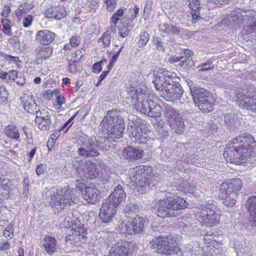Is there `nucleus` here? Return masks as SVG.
Wrapping results in <instances>:
<instances>
[{
  "label": "nucleus",
  "mask_w": 256,
  "mask_h": 256,
  "mask_svg": "<svg viewBox=\"0 0 256 256\" xmlns=\"http://www.w3.org/2000/svg\"><path fill=\"white\" fill-rule=\"evenodd\" d=\"M164 115L169 122V126L175 133L180 134L184 130V122L180 114L172 106L166 105L164 107Z\"/></svg>",
  "instance_id": "12"
},
{
  "label": "nucleus",
  "mask_w": 256,
  "mask_h": 256,
  "mask_svg": "<svg viewBox=\"0 0 256 256\" xmlns=\"http://www.w3.org/2000/svg\"><path fill=\"white\" fill-rule=\"evenodd\" d=\"M234 121V117L232 114H228L224 116V122L229 127L233 126Z\"/></svg>",
  "instance_id": "52"
},
{
  "label": "nucleus",
  "mask_w": 256,
  "mask_h": 256,
  "mask_svg": "<svg viewBox=\"0 0 256 256\" xmlns=\"http://www.w3.org/2000/svg\"><path fill=\"white\" fill-rule=\"evenodd\" d=\"M228 185L226 182H223L221 184L220 188L219 197L220 198H226V197H232L236 198V194L233 192L232 189H229Z\"/></svg>",
  "instance_id": "31"
},
{
  "label": "nucleus",
  "mask_w": 256,
  "mask_h": 256,
  "mask_svg": "<svg viewBox=\"0 0 256 256\" xmlns=\"http://www.w3.org/2000/svg\"><path fill=\"white\" fill-rule=\"evenodd\" d=\"M205 224L208 227L216 225L219 221V215L216 212V206L213 200L204 201L197 206Z\"/></svg>",
  "instance_id": "11"
},
{
  "label": "nucleus",
  "mask_w": 256,
  "mask_h": 256,
  "mask_svg": "<svg viewBox=\"0 0 256 256\" xmlns=\"http://www.w3.org/2000/svg\"><path fill=\"white\" fill-rule=\"evenodd\" d=\"M224 200L223 203L224 204L228 206H234L236 202V198H232V197H226V198H222Z\"/></svg>",
  "instance_id": "55"
},
{
  "label": "nucleus",
  "mask_w": 256,
  "mask_h": 256,
  "mask_svg": "<svg viewBox=\"0 0 256 256\" xmlns=\"http://www.w3.org/2000/svg\"><path fill=\"white\" fill-rule=\"evenodd\" d=\"M154 75L153 82L162 97L170 102L180 100L184 90L174 72L162 69L154 73Z\"/></svg>",
  "instance_id": "2"
},
{
  "label": "nucleus",
  "mask_w": 256,
  "mask_h": 256,
  "mask_svg": "<svg viewBox=\"0 0 256 256\" xmlns=\"http://www.w3.org/2000/svg\"><path fill=\"white\" fill-rule=\"evenodd\" d=\"M34 114H36L35 118V122L39 127L40 126L44 116H42V112H40V110H38V111L36 112Z\"/></svg>",
  "instance_id": "57"
},
{
  "label": "nucleus",
  "mask_w": 256,
  "mask_h": 256,
  "mask_svg": "<svg viewBox=\"0 0 256 256\" xmlns=\"http://www.w3.org/2000/svg\"><path fill=\"white\" fill-rule=\"evenodd\" d=\"M178 190L184 192H189L190 184L187 181H184L182 179H180L178 181V185L176 186Z\"/></svg>",
  "instance_id": "40"
},
{
  "label": "nucleus",
  "mask_w": 256,
  "mask_h": 256,
  "mask_svg": "<svg viewBox=\"0 0 256 256\" xmlns=\"http://www.w3.org/2000/svg\"><path fill=\"white\" fill-rule=\"evenodd\" d=\"M200 9L192 10L191 12L192 16V18L193 23L196 22L200 18Z\"/></svg>",
  "instance_id": "59"
},
{
  "label": "nucleus",
  "mask_w": 256,
  "mask_h": 256,
  "mask_svg": "<svg viewBox=\"0 0 256 256\" xmlns=\"http://www.w3.org/2000/svg\"><path fill=\"white\" fill-rule=\"evenodd\" d=\"M226 182L230 188L229 189H232L236 194L242 186V182L240 178L232 179Z\"/></svg>",
  "instance_id": "35"
},
{
  "label": "nucleus",
  "mask_w": 256,
  "mask_h": 256,
  "mask_svg": "<svg viewBox=\"0 0 256 256\" xmlns=\"http://www.w3.org/2000/svg\"><path fill=\"white\" fill-rule=\"evenodd\" d=\"M102 70L101 63L96 62L92 66V72L94 73H100Z\"/></svg>",
  "instance_id": "63"
},
{
  "label": "nucleus",
  "mask_w": 256,
  "mask_h": 256,
  "mask_svg": "<svg viewBox=\"0 0 256 256\" xmlns=\"http://www.w3.org/2000/svg\"><path fill=\"white\" fill-rule=\"evenodd\" d=\"M81 38L78 36H73L70 38V44L72 47H77L80 43Z\"/></svg>",
  "instance_id": "54"
},
{
  "label": "nucleus",
  "mask_w": 256,
  "mask_h": 256,
  "mask_svg": "<svg viewBox=\"0 0 256 256\" xmlns=\"http://www.w3.org/2000/svg\"><path fill=\"white\" fill-rule=\"evenodd\" d=\"M56 34L47 30H40L37 32L36 40L41 44L48 45L55 39Z\"/></svg>",
  "instance_id": "27"
},
{
  "label": "nucleus",
  "mask_w": 256,
  "mask_h": 256,
  "mask_svg": "<svg viewBox=\"0 0 256 256\" xmlns=\"http://www.w3.org/2000/svg\"><path fill=\"white\" fill-rule=\"evenodd\" d=\"M4 132L6 136L11 138L18 140L20 138V134L18 129L14 126H8L4 128Z\"/></svg>",
  "instance_id": "33"
},
{
  "label": "nucleus",
  "mask_w": 256,
  "mask_h": 256,
  "mask_svg": "<svg viewBox=\"0 0 256 256\" xmlns=\"http://www.w3.org/2000/svg\"><path fill=\"white\" fill-rule=\"evenodd\" d=\"M87 234L88 231L86 228H84V225L80 222H76L72 225L68 236H66V240L68 241L72 240H78L85 242L87 238Z\"/></svg>",
  "instance_id": "16"
},
{
  "label": "nucleus",
  "mask_w": 256,
  "mask_h": 256,
  "mask_svg": "<svg viewBox=\"0 0 256 256\" xmlns=\"http://www.w3.org/2000/svg\"><path fill=\"white\" fill-rule=\"evenodd\" d=\"M74 199L69 190L56 192L50 190L46 194V201L54 211L60 212L68 205L74 204Z\"/></svg>",
  "instance_id": "8"
},
{
  "label": "nucleus",
  "mask_w": 256,
  "mask_h": 256,
  "mask_svg": "<svg viewBox=\"0 0 256 256\" xmlns=\"http://www.w3.org/2000/svg\"><path fill=\"white\" fill-rule=\"evenodd\" d=\"M138 208V206L134 204H129L126 206L124 210L127 212H134Z\"/></svg>",
  "instance_id": "62"
},
{
  "label": "nucleus",
  "mask_w": 256,
  "mask_h": 256,
  "mask_svg": "<svg viewBox=\"0 0 256 256\" xmlns=\"http://www.w3.org/2000/svg\"><path fill=\"white\" fill-rule=\"evenodd\" d=\"M112 32H114L115 29L112 28V27L108 28L106 31L103 34L100 38L98 40V42H100L102 40L104 46H109L110 43V34Z\"/></svg>",
  "instance_id": "36"
},
{
  "label": "nucleus",
  "mask_w": 256,
  "mask_h": 256,
  "mask_svg": "<svg viewBox=\"0 0 256 256\" xmlns=\"http://www.w3.org/2000/svg\"><path fill=\"white\" fill-rule=\"evenodd\" d=\"M152 2L150 1H148L146 3L145 6L144 10V15L143 18L146 20L150 16V14L151 11Z\"/></svg>",
  "instance_id": "49"
},
{
  "label": "nucleus",
  "mask_w": 256,
  "mask_h": 256,
  "mask_svg": "<svg viewBox=\"0 0 256 256\" xmlns=\"http://www.w3.org/2000/svg\"><path fill=\"white\" fill-rule=\"evenodd\" d=\"M20 100L24 109L28 113L34 114L40 110L30 92L22 94Z\"/></svg>",
  "instance_id": "17"
},
{
  "label": "nucleus",
  "mask_w": 256,
  "mask_h": 256,
  "mask_svg": "<svg viewBox=\"0 0 256 256\" xmlns=\"http://www.w3.org/2000/svg\"><path fill=\"white\" fill-rule=\"evenodd\" d=\"M42 246L46 253L50 256L56 252L59 248L57 240L54 238L48 236H46L43 238Z\"/></svg>",
  "instance_id": "26"
},
{
  "label": "nucleus",
  "mask_w": 256,
  "mask_h": 256,
  "mask_svg": "<svg viewBox=\"0 0 256 256\" xmlns=\"http://www.w3.org/2000/svg\"><path fill=\"white\" fill-rule=\"evenodd\" d=\"M3 235L7 240L11 239L14 237V230L12 225H8L6 228L3 231Z\"/></svg>",
  "instance_id": "43"
},
{
  "label": "nucleus",
  "mask_w": 256,
  "mask_h": 256,
  "mask_svg": "<svg viewBox=\"0 0 256 256\" xmlns=\"http://www.w3.org/2000/svg\"><path fill=\"white\" fill-rule=\"evenodd\" d=\"M245 205L250 224L256 227V196L249 198Z\"/></svg>",
  "instance_id": "25"
},
{
  "label": "nucleus",
  "mask_w": 256,
  "mask_h": 256,
  "mask_svg": "<svg viewBox=\"0 0 256 256\" xmlns=\"http://www.w3.org/2000/svg\"><path fill=\"white\" fill-rule=\"evenodd\" d=\"M129 25L128 24H123L122 26H120V28L118 29L119 34L121 37L124 38L130 32Z\"/></svg>",
  "instance_id": "48"
},
{
  "label": "nucleus",
  "mask_w": 256,
  "mask_h": 256,
  "mask_svg": "<svg viewBox=\"0 0 256 256\" xmlns=\"http://www.w3.org/2000/svg\"><path fill=\"white\" fill-rule=\"evenodd\" d=\"M58 92H59L58 89H54L53 90H48L44 92V96L48 100H50L54 96L58 95Z\"/></svg>",
  "instance_id": "53"
},
{
  "label": "nucleus",
  "mask_w": 256,
  "mask_h": 256,
  "mask_svg": "<svg viewBox=\"0 0 256 256\" xmlns=\"http://www.w3.org/2000/svg\"><path fill=\"white\" fill-rule=\"evenodd\" d=\"M210 63L209 62L202 63L199 66V67L200 68V71L204 72V71H207V70H209L213 69L214 68V66L207 67V66H210Z\"/></svg>",
  "instance_id": "60"
},
{
  "label": "nucleus",
  "mask_w": 256,
  "mask_h": 256,
  "mask_svg": "<svg viewBox=\"0 0 256 256\" xmlns=\"http://www.w3.org/2000/svg\"><path fill=\"white\" fill-rule=\"evenodd\" d=\"M33 20L32 17L31 15H28L26 16L23 20V26L24 28H28L30 26Z\"/></svg>",
  "instance_id": "58"
},
{
  "label": "nucleus",
  "mask_w": 256,
  "mask_h": 256,
  "mask_svg": "<svg viewBox=\"0 0 256 256\" xmlns=\"http://www.w3.org/2000/svg\"><path fill=\"white\" fill-rule=\"evenodd\" d=\"M144 153V150L130 146L123 150L122 156L124 158L128 161L133 162L140 159Z\"/></svg>",
  "instance_id": "24"
},
{
  "label": "nucleus",
  "mask_w": 256,
  "mask_h": 256,
  "mask_svg": "<svg viewBox=\"0 0 256 256\" xmlns=\"http://www.w3.org/2000/svg\"><path fill=\"white\" fill-rule=\"evenodd\" d=\"M98 7V2L96 0H90L89 1L88 6L87 8V12H95Z\"/></svg>",
  "instance_id": "47"
},
{
  "label": "nucleus",
  "mask_w": 256,
  "mask_h": 256,
  "mask_svg": "<svg viewBox=\"0 0 256 256\" xmlns=\"http://www.w3.org/2000/svg\"><path fill=\"white\" fill-rule=\"evenodd\" d=\"M187 204L184 198L178 196L160 200L158 203L157 216L162 218L176 216L179 210L186 208Z\"/></svg>",
  "instance_id": "6"
},
{
  "label": "nucleus",
  "mask_w": 256,
  "mask_h": 256,
  "mask_svg": "<svg viewBox=\"0 0 256 256\" xmlns=\"http://www.w3.org/2000/svg\"><path fill=\"white\" fill-rule=\"evenodd\" d=\"M36 56L38 59L44 60L48 58L52 54V48L50 46H38L36 50Z\"/></svg>",
  "instance_id": "30"
},
{
  "label": "nucleus",
  "mask_w": 256,
  "mask_h": 256,
  "mask_svg": "<svg viewBox=\"0 0 256 256\" xmlns=\"http://www.w3.org/2000/svg\"><path fill=\"white\" fill-rule=\"evenodd\" d=\"M150 106L147 114L149 117L158 118L161 115L162 108L160 105L152 100H150Z\"/></svg>",
  "instance_id": "32"
},
{
  "label": "nucleus",
  "mask_w": 256,
  "mask_h": 256,
  "mask_svg": "<svg viewBox=\"0 0 256 256\" xmlns=\"http://www.w3.org/2000/svg\"><path fill=\"white\" fill-rule=\"evenodd\" d=\"M52 122L50 120V117L48 115L44 116L42 123L39 128L41 130H46L48 128L49 126L51 125Z\"/></svg>",
  "instance_id": "45"
},
{
  "label": "nucleus",
  "mask_w": 256,
  "mask_h": 256,
  "mask_svg": "<svg viewBox=\"0 0 256 256\" xmlns=\"http://www.w3.org/2000/svg\"><path fill=\"white\" fill-rule=\"evenodd\" d=\"M190 220V219L186 216L178 218V227L182 228L184 231L188 230L191 226Z\"/></svg>",
  "instance_id": "37"
},
{
  "label": "nucleus",
  "mask_w": 256,
  "mask_h": 256,
  "mask_svg": "<svg viewBox=\"0 0 256 256\" xmlns=\"http://www.w3.org/2000/svg\"><path fill=\"white\" fill-rule=\"evenodd\" d=\"M116 208L106 200L104 202L99 214L102 223L106 224L112 220L116 213Z\"/></svg>",
  "instance_id": "18"
},
{
  "label": "nucleus",
  "mask_w": 256,
  "mask_h": 256,
  "mask_svg": "<svg viewBox=\"0 0 256 256\" xmlns=\"http://www.w3.org/2000/svg\"><path fill=\"white\" fill-rule=\"evenodd\" d=\"M164 122L158 124L156 130V134L158 138L160 140H163L164 138H166L168 136V132L164 128Z\"/></svg>",
  "instance_id": "34"
},
{
  "label": "nucleus",
  "mask_w": 256,
  "mask_h": 256,
  "mask_svg": "<svg viewBox=\"0 0 256 256\" xmlns=\"http://www.w3.org/2000/svg\"><path fill=\"white\" fill-rule=\"evenodd\" d=\"M236 96L240 108L256 113V90L239 91Z\"/></svg>",
  "instance_id": "13"
},
{
  "label": "nucleus",
  "mask_w": 256,
  "mask_h": 256,
  "mask_svg": "<svg viewBox=\"0 0 256 256\" xmlns=\"http://www.w3.org/2000/svg\"><path fill=\"white\" fill-rule=\"evenodd\" d=\"M10 246L11 244L8 240H4L0 244V251H6L10 248Z\"/></svg>",
  "instance_id": "56"
},
{
  "label": "nucleus",
  "mask_w": 256,
  "mask_h": 256,
  "mask_svg": "<svg viewBox=\"0 0 256 256\" xmlns=\"http://www.w3.org/2000/svg\"><path fill=\"white\" fill-rule=\"evenodd\" d=\"M8 78L9 80H16V78H18V72L16 70H11L10 72L8 73Z\"/></svg>",
  "instance_id": "64"
},
{
  "label": "nucleus",
  "mask_w": 256,
  "mask_h": 256,
  "mask_svg": "<svg viewBox=\"0 0 256 256\" xmlns=\"http://www.w3.org/2000/svg\"><path fill=\"white\" fill-rule=\"evenodd\" d=\"M150 244L151 248L158 254L164 256L176 255L179 250V248L174 245V240L168 236H159L151 242Z\"/></svg>",
  "instance_id": "10"
},
{
  "label": "nucleus",
  "mask_w": 256,
  "mask_h": 256,
  "mask_svg": "<svg viewBox=\"0 0 256 256\" xmlns=\"http://www.w3.org/2000/svg\"><path fill=\"white\" fill-rule=\"evenodd\" d=\"M46 14L48 18L59 20L66 16V10L62 6L50 7L46 12Z\"/></svg>",
  "instance_id": "28"
},
{
  "label": "nucleus",
  "mask_w": 256,
  "mask_h": 256,
  "mask_svg": "<svg viewBox=\"0 0 256 256\" xmlns=\"http://www.w3.org/2000/svg\"><path fill=\"white\" fill-rule=\"evenodd\" d=\"M56 98V102L58 106H61L62 104L66 102V99L64 96L59 94V92H58V95L55 96Z\"/></svg>",
  "instance_id": "61"
},
{
  "label": "nucleus",
  "mask_w": 256,
  "mask_h": 256,
  "mask_svg": "<svg viewBox=\"0 0 256 256\" xmlns=\"http://www.w3.org/2000/svg\"><path fill=\"white\" fill-rule=\"evenodd\" d=\"M126 197V194L121 185L118 184L114 191L104 200L118 207Z\"/></svg>",
  "instance_id": "20"
},
{
  "label": "nucleus",
  "mask_w": 256,
  "mask_h": 256,
  "mask_svg": "<svg viewBox=\"0 0 256 256\" xmlns=\"http://www.w3.org/2000/svg\"><path fill=\"white\" fill-rule=\"evenodd\" d=\"M202 0H186V4L188 5L191 10L200 9Z\"/></svg>",
  "instance_id": "42"
},
{
  "label": "nucleus",
  "mask_w": 256,
  "mask_h": 256,
  "mask_svg": "<svg viewBox=\"0 0 256 256\" xmlns=\"http://www.w3.org/2000/svg\"><path fill=\"white\" fill-rule=\"evenodd\" d=\"M115 140H109V136H105L102 140L101 142L98 141V144H96L90 138L84 134L79 140L78 144L80 146L78 149V154L86 158H95L100 156L98 148H102V150H108L111 147L110 143Z\"/></svg>",
  "instance_id": "4"
},
{
  "label": "nucleus",
  "mask_w": 256,
  "mask_h": 256,
  "mask_svg": "<svg viewBox=\"0 0 256 256\" xmlns=\"http://www.w3.org/2000/svg\"><path fill=\"white\" fill-rule=\"evenodd\" d=\"M127 132L132 141L138 144L146 143L147 140V132L148 128L146 122L137 116L129 114L128 116Z\"/></svg>",
  "instance_id": "7"
},
{
  "label": "nucleus",
  "mask_w": 256,
  "mask_h": 256,
  "mask_svg": "<svg viewBox=\"0 0 256 256\" xmlns=\"http://www.w3.org/2000/svg\"><path fill=\"white\" fill-rule=\"evenodd\" d=\"M76 173L81 180L90 178L93 180L98 176V166L94 162H90L76 168Z\"/></svg>",
  "instance_id": "15"
},
{
  "label": "nucleus",
  "mask_w": 256,
  "mask_h": 256,
  "mask_svg": "<svg viewBox=\"0 0 256 256\" xmlns=\"http://www.w3.org/2000/svg\"><path fill=\"white\" fill-rule=\"evenodd\" d=\"M82 192L84 198L88 203L95 204L100 198L99 190L92 184L86 187Z\"/></svg>",
  "instance_id": "22"
},
{
  "label": "nucleus",
  "mask_w": 256,
  "mask_h": 256,
  "mask_svg": "<svg viewBox=\"0 0 256 256\" xmlns=\"http://www.w3.org/2000/svg\"><path fill=\"white\" fill-rule=\"evenodd\" d=\"M150 38L148 34L146 32H144L140 34V39L138 42V46L142 48L146 45Z\"/></svg>",
  "instance_id": "39"
},
{
  "label": "nucleus",
  "mask_w": 256,
  "mask_h": 256,
  "mask_svg": "<svg viewBox=\"0 0 256 256\" xmlns=\"http://www.w3.org/2000/svg\"><path fill=\"white\" fill-rule=\"evenodd\" d=\"M122 119L120 116V112L116 110H109L106 116L102 120L100 124V127L102 130H112V124H116L117 120Z\"/></svg>",
  "instance_id": "19"
},
{
  "label": "nucleus",
  "mask_w": 256,
  "mask_h": 256,
  "mask_svg": "<svg viewBox=\"0 0 256 256\" xmlns=\"http://www.w3.org/2000/svg\"><path fill=\"white\" fill-rule=\"evenodd\" d=\"M1 21L3 26V32L6 35H10V30L11 28L12 22L7 18H2Z\"/></svg>",
  "instance_id": "41"
},
{
  "label": "nucleus",
  "mask_w": 256,
  "mask_h": 256,
  "mask_svg": "<svg viewBox=\"0 0 256 256\" xmlns=\"http://www.w3.org/2000/svg\"><path fill=\"white\" fill-rule=\"evenodd\" d=\"M187 83L195 105L203 112H212L214 102L211 93L191 80Z\"/></svg>",
  "instance_id": "5"
},
{
  "label": "nucleus",
  "mask_w": 256,
  "mask_h": 256,
  "mask_svg": "<svg viewBox=\"0 0 256 256\" xmlns=\"http://www.w3.org/2000/svg\"><path fill=\"white\" fill-rule=\"evenodd\" d=\"M223 155L228 162L242 163L250 158L256 156V141L252 136L244 134L226 144Z\"/></svg>",
  "instance_id": "1"
},
{
  "label": "nucleus",
  "mask_w": 256,
  "mask_h": 256,
  "mask_svg": "<svg viewBox=\"0 0 256 256\" xmlns=\"http://www.w3.org/2000/svg\"><path fill=\"white\" fill-rule=\"evenodd\" d=\"M195 248L192 246H192L190 245L188 246V248L190 249L192 248V252H184V254H185L186 256H190H190H207L208 254H212V252H214V249L216 248H214L213 249H210V250L206 252V254H203V250L202 248H200V246H198V244H196Z\"/></svg>",
  "instance_id": "29"
},
{
  "label": "nucleus",
  "mask_w": 256,
  "mask_h": 256,
  "mask_svg": "<svg viewBox=\"0 0 256 256\" xmlns=\"http://www.w3.org/2000/svg\"><path fill=\"white\" fill-rule=\"evenodd\" d=\"M8 92L4 87L0 88V102L2 104H6L7 102Z\"/></svg>",
  "instance_id": "46"
},
{
  "label": "nucleus",
  "mask_w": 256,
  "mask_h": 256,
  "mask_svg": "<svg viewBox=\"0 0 256 256\" xmlns=\"http://www.w3.org/2000/svg\"><path fill=\"white\" fill-rule=\"evenodd\" d=\"M152 170L148 166H140L133 168L129 170L126 178L127 185L140 194H142L148 190L152 189L156 182L152 178Z\"/></svg>",
  "instance_id": "3"
},
{
  "label": "nucleus",
  "mask_w": 256,
  "mask_h": 256,
  "mask_svg": "<svg viewBox=\"0 0 256 256\" xmlns=\"http://www.w3.org/2000/svg\"><path fill=\"white\" fill-rule=\"evenodd\" d=\"M128 99L138 112L146 114L150 106V100L147 98L146 92L138 88L130 86L127 89Z\"/></svg>",
  "instance_id": "9"
},
{
  "label": "nucleus",
  "mask_w": 256,
  "mask_h": 256,
  "mask_svg": "<svg viewBox=\"0 0 256 256\" xmlns=\"http://www.w3.org/2000/svg\"><path fill=\"white\" fill-rule=\"evenodd\" d=\"M116 124H112L110 130H102L103 132L107 134L109 136V140L120 138L122 136L124 130V122L123 119L117 120Z\"/></svg>",
  "instance_id": "21"
},
{
  "label": "nucleus",
  "mask_w": 256,
  "mask_h": 256,
  "mask_svg": "<svg viewBox=\"0 0 256 256\" xmlns=\"http://www.w3.org/2000/svg\"><path fill=\"white\" fill-rule=\"evenodd\" d=\"M128 217V224L126 226L127 233L130 235L143 234L148 224V220L146 217L136 214Z\"/></svg>",
  "instance_id": "14"
},
{
  "label": "nucleus",
  "mask_w": 256,
  "mask_h": 256,
  "mask_svg": "<svg viewBox=\"0 0 256 256\" xmlns=\"http://www.w3.org/2000/svg\"><path fill=\"white\" fill-rule=\"evenodd\" d=\"M154 42L155 43L157 50L162 52L164 51V43L160 38H156Z\"/></svg>",
  "instance_id": "51"
},
{
  "label": "nucleus",
  "mask_w": 256,
  "mask_h": 256,
  "mask_svg": "<svg viewBox=\"0 0 256 256\" xmlns=\"http://www.w3.org/2000/svg\"><path fill=\"white\" fill-rule=\"evenodd\" d=\"M77 62L74 58H72L70 60L69 63V70L72 74H75L77 72L76 64Z\"/></svg>",
  "instance_id": "50"
},
{
  "label": "nucleus",
  "mask_w": 256,
  "mask_h": 256,
  "mask_svg": "<svg viewBox=\"0 0 256 256\" xmlns=\"http://www.w3.org/2000/svg\"><path fill=\"white\" fill-rule=\"evenodd\" d=\"M106 4V9L110 12H112L117 4V0H104Z\"/></svg>",
  "instance_id": "44"
},
{
  "label": "nucleus",
  "mask_w": 256,
  "mask_h": 256,
  "mask_svg": "<svg viewBox=\"0 0 256 256\" xmlns=\"http://www.w3.org/2000/svg\"><path fill=\"white\" fill-rule=\"evenodd\" d=\"M12 186V182L10 179L0 177V190H3L9 192Z\"/></svg>",
  "instance_id": "38"
},
{
  "label": "nucleus",
  "mask_w": 256,
  "mask_h": 256,
  "mask_svg": "<svg viewBox=\"0 0 256 256\" xmlns=\"http://www.w3.org/2000/svg\"><path fill=\"white\" fill-rule=\"evenodd\" d=\"M129 246L126 242H118L110 248L108 256H128Z\"/></svg>",
  "instance_id": "23"
}]
</instances>
